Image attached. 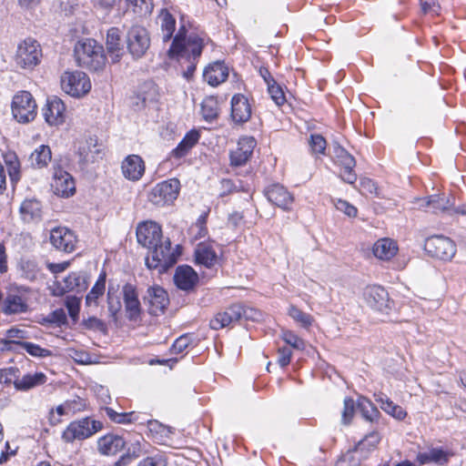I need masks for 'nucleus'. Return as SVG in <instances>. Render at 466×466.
Instances as JSON below:
<instances>
[{
  "label": "nucleus",
  "instance_id": "1",
  "mask_svg": "<svg viewBox=\"0 0 466 466\" xmlns=\"http://www.w3.org/2000/svg\"><path fill=\"white\" fill-rule=\"evenodd\" d=\"M137 242L150 250L146 258V265L150 269H157L159 273L167 271L177 262V254L171 249L169 238H163L158 224L146 221L137 228Z\"/></svg>",
  "mask_w": 466,
  "mask_h": 466
},
{
  "label": "nucleus",
  "instance_id": "2",
  "mask_svg": "<svg viewBox=\"0 0 466 466\" xmlns=\"http://www.w3.org/2000/svg\"><path fill=\"white\" fill-rule=\"evenodd\" d=\"M75 56L79 66L91 71L102 70L106 57L104 47L96 40L86 38L78 41L74 48Z\"/></svg>",
  "mask_w": 466,
  "mask_h": 466
},
{
  "label": "nucleus",
  "instance_id": "3",
  "mask_svg": "<svg viewBox=\"0 0 466 466\" xmlns=\"http://www.w3.org/2000/svg\"><path fill=\"white\" fill-rule=\"evenodd\" d=\"M185 27L182 26L173 39L168 49V56L182 60L198 61L204 47V39L196 34L185 35Z\"/></svg>",
  "mask_w": 466,
  "mask_h": 466
},
{
  "label": "nucleus",
  "instance_id": "4",
  "mask_svg": "<svg viewBox=\"0 0 466 466\" xmlns=\"http://www.w3.org/2000/svg\"><path fill=\"white\" fill-rule=\"evenodd\" d=\"M41 56L42 50L39 43L28 37L17 46L15 62L20 68L33 69L40 63Z\"/></svg>",
  "mask_w": 466,
  "mask_h": 466
},
{
  "label": "nucleus",
  "instance_id": "5",
  "mask_svg": "<svg viewBox=\"0 0 466 466\" xmlns=\"http://www.w3.org/2000/svg\"><path fill=\"white\" fill-rule=\"evenodd\" d=\"M102 429V423L98 420L84 418L71 422L62 434L66 442H73L75 440H85Z\"/></svg>",
  "mask_w": 466,
  "mask_h": 466
},
{
  "label": "nucleus",
  "instance_id": "6",
  "mask_svg": "<svg viewBox=\"0 0 466 466\" xmlns=\"http://www.w3.org/2000/svg\"><path fill=\"white\" fill-rule=\"evenodd\" d=\"M12 114L19 123H28L35 119L36 116V104L29 92L21 91L14 96Z\"/></svg>",
  "mask_w": 466,
  "mask_h": 466
},
{
  "label": "nucleus",
  "instance_id": "7",
  "mask_svg": "<svg viewBox=\"0 0 466 466\" xmlns=\"http://www.w3.org/2000/svg\"><path fill=\"white\" fill-rule=\"evenodd\" d=\"M61 86L66 94L79 97L90 91L91 83L84 72H65L61 76Z\"/></svg>",
  "mask_w": 466,
  "mask_h": 466
},
{
  "label": "nucleus",
  "instance_id": "8",
  "mask_svg": "<svg viewBox=\"0 0 466 466\" xmlns=\"http://www.w3.org/2000/svg\"><path fill=\"white\" fill-rule=\"evenodd\" d=\"M180 182L177 178L163 181L156 185L148 195V200L157 206L172 203L178 196Z\"/></svg>",
  "mask_w": 466,
  "mask_h": 466
},
{
  "label": "nucleus",
  "instance_id": "9",
  "mask_svg": "<svg viewBox=\"0 0 466 466\" xmlns=\"http://www.w3.org/2000/svg\"><path fill=\"white\" fill-rule=\"evenodd\" d=\"M424 249L431 257L441 260H450L456 253L453 241L443 236H432L426 239Z\"/></svg>",
  "mask_w": 466,
  "mask_h": 466
},
{
  "label": "nucleus",
  "instance_id": "10",
  "mask_svg": "<svg viewBox=\"0 0 466 466\" xmlns=\"http://www.w3.org/2000/svg\"><path fill=\"white\" fill-rule=\"evenodd\" d=\"M150 46L147 30L141 25H133L127 32V49L131 56L138 59L145 56Z\"/></svg>",
  "mask_w": 466,
  "mask_h": 466
},
{
  "label": "nucleus",
  "instance_id": "11",
  "mask_svg": "<svg viewBox=\"0 0 466 466\" xmlns=\"http://www.w3.org/2000/svg\"><path fill=\"white\" fill-rule=\"evenodd\" d=\"M362 296L367 305L377 311L388 314L391 309L392 302L390 300L387 290L381 286L366 287Z\"/></svg>",
  "mask_w": 466,
  "mask_h": 466
},
{
  "label": "nucleus",
  "instance_id": "12",
  "mask_svg": "<svg viewBox=\"0 0 466 466\" xmlns=\"http://www.w3.org/2000/svg\"><path fill=\"white\" fill-rule=\"evenodd\" d=\"M49 240L56 249L66 253L73 252L77 243L76 234L66 227H56L51 229Z\"/></svg>",
  "mask_w": 466,
  "mask_h": 466
},
{
  "label": "nucleus",
  "instance_id": "13",
  "mask_svg": "<svg viewBox=\"0 0 466 466\" xmlns=\"http://www.w3.org/2000/svg\"><path fill=\"white\" fill-rule=\"evenodd\" d=\"M51 187L54 193L62 198H68L72 196L76 190L73 177L59 167H54L53 182Z\"/></svg>",
  "mask_w": 466,
  "mask_h": 466
},
{
  "label": "nucleus",
  "instance_id": "14",
  "mask_svg": "<svg viewBox=\"0 0 466 466\" xmlns=\"http://www.w3.org/2000/svg\"><path fill=\"white\" fill-rule=\"evenodd\" d=\"M122 293L127 318L131 321H137L141 315V305L137 288L127 283L123 286Z\"/></svg>",
  "mask_w": 466,
  "mask_h": 466
},
{
  "label": "nucleus",
  "instance_id": "15",
  "mask_svg": "<svg viewBox=\"0 0 466 466\" xmlns=\"http://www.w3.org/2000/svg\"><path fill=\"white\" fill-rule=\"evenodd\" d=\"M147 293V295L145 297V300H147L149 303V314L158 316L159 314L164 313L169 303L167 291L159 286H155L150 287Z\"/></svg>",
  "mask_w": 466,
  "mask_h": 466
},
{
  "label": "nucleus",
  "instance_id": "16",
  "mask_svg": "<svg viewBox=\"0 0 466 466\" xmlns=\"http://www.w3.org/2000/svg\"><path fill=\"white\" fill-rule=\"evenodd\" d=\"M65 111L64 102L57 96H52L47 99L43 115L50 126H58L65 122Z\"/></svg>",
  "mask_w": 466,
  "mask_h": 466
},
{
  "label": "nucleus",
  "instance_id": "17",
  "mask_svg": "<svg viewBox=\"0 0 466 466\" xmlns=\"http://www.w3.org/2000/svg\"><path fill=\"white\" fill-rule=\"evenodd\" d=\"M256 147V140L252 137H241L238 142V147L230 153L231 166L240 167L251 157Z\"/></svg>",
  "mask_w": 466,
  "mask_h": 466
},
{
  "label": "nucleus",
  "instance_id": "18",
  "mask_svg": "<svg viewBox=\"0 0 466 466\" xmlns=\"http://www.w3.org/2000/svg\"><path fill=\"white\" fill-rule=\"evenodd\" d=\"M241 312V304H233L224 311L216 314L210 320V328L218 330L238 322Z\"/></svg>",
  "mask_w": 466,
  "mask_h": 466
},
{
  "label": "nucleus",
  "instance_id": "19",
  "mask_svg": "<svg viewBox=\"0 0 466 466\" xmlns=\"http://www.w3.org/2000/svg\"><path fill=\"white\" fill-rule=\"evenodd\" d=\"M251 116V106L248 98L237 94L231 99V117L235 123L242 124L249 120Z\"/></svg>",
  "mask_w": 466,
  "mask_h": 466
},
{
  "label": "nucleus",
  "instance_id": "20",
  "mask_svg": "<svg viewBox=\"0 0 466 466\" xmlns=\"http://www.w3.org/2000/svg\"><path fill=\"white\" fill-rule=\"evenodd\" d=\"M265 195L272 204L283 208L289 209L293 198L289 192L279 184H273L265 189Z\"/></svg>",
  "mask_w": 466,
  "mask_h": 466
},
{
  "label": "nucleus",
  "instance_id": "21",
  "mask_svg": "<svg viewBox=\"0 0 466 466\" xmlns=\"http://www.w3.org/2000/svg\"><path fill=\"white\" fill-rule=\"evenodd\" d=\"M121 168L126 178L137 181L141 178L145 172V164L141 157L130 155L122 162Z\"/></svg>",
  "mask_w": 466,
  "mask_h": 466
},
{
  "label": "nucleus",
  "instance_id": "22",
  "mask_svg": "<svg viewBox=\"0 0 466 466\" xmlns=\"http://www.w3.org/2000/svg\"><path fill=\"white\" fill-rule=\"evenodd\" d=\"M106 50L112 63H117L122 58L125 51L121 43L120 31L116 27H111L106 34Z\"/></svg>",
  "mask_w": 466,
  "mask_h": 466
},
{
  "label": "nucleus",
  "instance_id": "23",
  "mask_svg": "<svg viewBox=\"0 0 466 466\" xmlns=\"http://www.w3.org/2000/svg\"><path fill=\"white\" fill-rule=\"evenodd\" d=\"M198 280V274L189 266H179L176 269L174 281L176 286L183 290H191Z\"/></svg>",
  "mask_w": 466,
  "mask_h": 466
},
{
  "label": "nucleus",
  "instance_id": "24",
  "mask_svg": "<svg viewBox=\"0 0 466 466\" xmlns=\"http://www.w3.org/2000/svg\"><path fill=\"white\" fill-rule=\"evenodd\" d=\"M76 153L79 157L80 163L87 164L89 162H95L96 157L100 154V148L97 146L96 139L89 137L78 141Z\"/></svg>",
  "mask_w": 466,
  "mask_h": 466
},
{
  "label": "nucleus",
  "instance_id": "25",
  "mask_svg": "<svg viewBox=\"0 0 466 466\" xmlns=\"http://www.w3.org/2000/svg\"><path fill=\"white\" fill-rule=\"evenodd\" d=\"M228 76V68L222 62H215L207 66L203 73L204 79L212 86L225 82Z\"/></svg>",
  "mask_w": 466,
  "mask_h": 466
},
{
  "label": "nucleus",
  "instance_id": "26",
  "mask_svg": "<svg viewBox=\"0 0 466 466\" xmlns=\"http://www.w3.org/2000/svg\"><path fill=\"white\" fill-rule=\"evenodd\" d=\"M87 288L86 278L82 272H72L63 279V285L59 284L56 295H63L67 291L77 289L85 290Z\"/></svg>",
  "mask_w": 466,
  "mask_h": 466
},
{
  "label": "nucleus",
  "instance_id": "27",
  "mask_svg": "<svg viewBox=\"0 0 466 466\" xmlns=\"http://www.w3.org/2000/svg\"><path fill=\"white\" fill-rule=\"evenodd\" d=\"M98 451L105 455H115L126 445L124 439L117 435H106L98 440Z\"/></svg>",
  "mask_w": 466,
  "mask_h": 466
},
{
  "label": "nucleus",
  "instance_id": "28",
  "mask_svg": "<svg viewBox=\"0 0 466 466\" xmlns=\"http://www.w3.org/2000/svg\"><path fill=\"white\" fill-rule=\"evenodd\" d=\"M20 215L26 223L39 221L42 218L41 203L36 199L24 200L20 206Z\"/></svg>",
  "mask_w": 466,
  "mask_h": 466
},
{
  "label": "nucleus",
  "instance_id": "29",
  "mask_svg": "<svg viewBox=\"0 0 466 466\" xmlns=\"http://www.w3.org/2000/svg\"><path fill=\"white\" fill-rule=\"evenodd\" d=\"M46 376L43 372L34 374H25L21 379L16 378L14 380V387L20 391H26L35 387L41 386L46 382Z\"/></svg>",
  "mask_w": 466,
  "mask_h": 466
},
{
  "label": "nucleus",
  "instance_id": "30",
  "mask_svg": "<svg viewBox=\"0 0 466 466\" xmlns=\"http://www.w3.org/2000/svg\"><path fill=\"white\" fill-rule=\"evenodd\" d=\"M158 98L157 87L153 82H145L137 95L135 105L138 109L147 106V104L154 103Z\"/></svg>",
  "mask_w": 466,
  "mask_h": 466
},
{
  "label": "nucleus",
  "instance_id": "31",
  "mask_svg": "<svg viewBox=\"0 0 466 466\" xmlns=\"http://www.w3.org/2000/svg\"><path fill=\"white\" fill-rule=\"evenodd\" d=\"M157 24L160 26L163 42L169 41L176 27V20L173 15L167 9H161L157 18Z\"/></svg>",
  "mask_w": 466,
  "mask_h": 466
},
{
  "label": "nucleus",
  "instance_id": "32",
  "mask_svg": "<svg viewBox=\"0 0 466 466\" xmlns=\"http://www.w3.org/2000/svg\"><path fill=\"white\" fill-rule=\"evenodd\" d=\"M28 305L25 299L17 294H8L4 300L2 311L6 315L25 312Z\"/></svg>",
  "mask_w": 466,
  "mask_h": 466
},
{
  "label": "nucleus",
  "instance_id": "33",
  "mask_svg": "<svg viewBox=\"0 0 466 466\" xmlns=\"http://www.w3.org/2000/svg\"><path fill=\"white\" fill-rule=\"evenodd\" d=\"M397 250L396 243L390 238L379 239L372 248L374 256L382 260H389L393 258Z\"/></svg>",
  "mask_w": 466,
  "mask_h": 466
},
{
  "label": "nucleus",
  "instance_id": "34",
  "mask_svg": "<svg viewBox=\"0 0 466 466\" xmlns=\"http://www.w3.org/2000/svg\"><path fill=\"white\" fill-rule=\"evenodd\" d=\"M199 137V132L198 130L192 129L187 132L177 147L172 150V156L177 158L186 156L198 143Z\"/></svg>",
  "mask_w": 466,
  "mask_h": 466
},
{
  "label": "nucleus",
  "instance_id": "35",
  "mask_svg": "<svg viewBox=\"0 0 466 466\" xmlns=\"http://www.w3.org/2000/svg\"><path fill=\"white\" fill-rule=\"evenodd\" d=\"M195 258L198 264L210 268L217 261V254L209 245L199 243L195 249Z\"/></svg>",
  "mask_w": 466,
  "mask_h": 466
},
{
  "label": "nucleus",
  "instance_id": "36",
  "mask_svg": "<svg viewBox=\"0 0 466 466\" xmlns=\"http://www.w3.org/2000/svg\"><path fill=\"white\" fill-rule=\"evenodd\" d=\"M358 411L365 420L370 423L377 422L380 416V412L374 404L363 397L358 399Z\"/></svg>",
  "mask_w": 466,
  "mask_h": 466
},
{
  "label": "nucleus",
  "instance_id": "37",
  "mask_svg": "<svg viewBox=\"0 0 466 466\" xmlns=\"http://www.w3.org/2000/svg\"><path fill=\"white\" fill-rule=\"evenodd\" d=\"M451 454L442 449L440 448H432L427 451L420 452L417 455V460L420 464H425L429 462H437V463H444L448 461Z\"/></svg>",
  "mask_w": 466,
  "mask_h": 466
},
{
  "label": "nucleus",
  "instance_id": "38",
  "mask_svg": "<svg viewBox=\"0 0 466 466\" xmlns=\"http://www.w3.org/2000/svg\"><path fill=\"white\" fill-rule=\"evenodd\" d=\"M52 153L48 146H39L30 156L31 165L36 168H42L51 161Z\"/></svg>",
  "mask_w": 466,
  "mask_h": 466
},
{
  "label": "nucleus",
  "instance_id": "39",
  "mask_svg": "<svg viewBox=\"0 0 466 466\" xmlns=\"http://www.w3.org/2000/svg\"><path fill=\"white\" fill-rule=\"evenodd\" d=\"M425 206H431V211L437 214L450 210L453 203L444 195L437 194L428 197V200L425 201Z\"/></svg>",
  "mask_w": 466,
  "mask_h": 466
},
{
  "label": "nucleus",
  "instance_id": "40",
  "mask_svg": "<svg viewBox=\"0 0 466 466\" xmlns=\"http://www.w3.org/2000/svg\"><path fill=\"white\" fill-rule=\"evenodd\" d=\"M380 441V434L377 431H371L355 445V451H360L362 457H366L377 446Z\"/></svg>",
  "mask_w": 466,
  "mask_h": 466
},
{
  "label": "nucleus",
  "instance_id": "41",
  "mask_svg": "<svg viewBox=\"0 0 466 466\" xmlns=\"http://www.w3.org/2000/svg\"><path fill=\"white\" fill-rule=\"evenodd\" d=\"M201 114L206 121H212L218 116V102L214 96L206 97L201 103Z\"/></svg>",
  "mask_w": 466,
  "mask_h": 466
},
{
  "label": "nucleus",
  "instance_id": "42",
  "mask_svg": "<svg viewBox=\"0 0 466 466\" xmlns=\"http://www.w3.org/2000/svg\"><path fill=\"white\" fill-rule=\"evenodd\" d=\"M4 160L11 182L16 183L20 179V163L17 156L15 153H7L4 156Z\"/></svg>",
  "mask_w": 466,
  "mask_h": 466
},
{
  "label": "nucleus",
  "instance_id": "43",
  "mask_svg": "<svg viewBox=\"0 0 466 466\" xmlns=\"http://www.w3.org/2000/svg\"><path fill=\"white\" fill-rule=\"evenodd\" d=\"M105 285H106V276L101 275L90 292L86 295V304L87 306L94 305L95 307L97 306V299L100 296L104 294L105 291Z\"/></svg>",
  "mask_w": 466,
  "mask_h": 466
},
{
  "label": "nucleus",
  "instance_id": "44",
  "mask_svg": "<svg viewBox=\"0 0 466 466\" xmlns=\"http://www.w3.org/2000/svg\"><path fill=\"white\" fill-rule=\"evenodd\" d=\"M16 345L24 349L29 355L36 358H46L53 356L48 349L41 348L39 345L28 341H15Z\"/></svg>",
  "mask_w": 466,
  "mask_h": 466
},
{
  "label": "nucleus",
  "instance_id": "45",
  "mask_svg": "<svg viewBox=\"0 0 466 466\" xmlns=\"http://www.w3.org/2000/svg\"><path fill=\"white\" fill-rule=\"evenodd\" d=\"M333 154L343 167L353 168L355 167L356 161L354 157L342 147L334 145Z\"/></svg>",
  "mask_w": 466,
  "mask_h": 466
},
{
  "label": "nucleus",
  "instance_id": "46",
  "mask_svg": "<svg viewBox=\"0 0 466 466\" xmlns=\"http://www.w3.org/2000/svg\"><path fill=\"white\" fill-rule=\"evenodd\" d=\"M356 412H359L358 411V400L355 401L351 398H346L344 400V407H343V410L341 412L342 423L344 425H349L351 422L353 416Z\"/></svg>",
  "mask_w": 466,
  "mask_h": 466
},
{
  "label": "nucleus",
  "instance_id": "47",
  "mask_svg": "<svg viewBox=\"0 0 466 466\" xmlns=\"http://www.w3.org/2000/svg\"><path fill=\"white\" fill-rule=\"evenodd\" d=\"M289 315L304 328L311 326L313 322L312 316L303 312L302 310H300L299 309L293 305L290 306L289 309Z\"/></svg>",
  "mask_w": 466,
  "mask_h": 466
},
{
  "label": "nucleus",
  "instance_id": "48",
  "mask_svg": "<svg viewBox=\"0 0 466 466\" xmlns=\"http://www.w3.org/2000/svg\"><path fill=\"white\" fill-rule=\"evenodd\" d=\"M105 412L110 418V420L116 423H127L136 421L137 420L135 416V412L118 413L112 408L108 407L105 408Z\"/></svg>",
  "mask_w": 466,
  "mask_h": 466
},
{
  "label": "nucleus",
  "instance_id": "49",
  "mask_svg": "<svg viewBox=\"0 0 466 466\" xmlns=\"http://www.w3.org/2000/svg\"><path fill=\"white\" fill-rule=\"evenodd\" d=\"M309 144L313 154H325L327 142L321 135L312 134Z\"/></svg>",
  "mask_w": 466,
  "mask_h": 466
},
{
  "label": "nucleus",
  "instance_id": "50",
  "mask_svg": "<svg viewBox=\"0 0 466 466\" xmlns=\"http://www.w3.org/2000/svg\"><path fill=\"white\" fill-rule=\"evenodd\" d=\"M134 6V12L139 15H147L152 12L153 4L151 0H127Z\"/></svg>",
  "mask_w": 466,
  "mask_h": 466
},
{
  "label": "nucleus",
  "instance_id": "51",
  "mask_svg": "<svg viewBox=\"0 0 466 466\" xmlns=\"http://www.w3.org/2000/svg\"><path fill=\"white\" fill-rule=\"evenodd\" d=\"M206 221L207 216L201 215L197 222L190 227L189 231L194 235L195 238H202L207 235Z\"/></svg>",
  "mask_w": 466,
  "mask_h": 466
},
{
  "label": "nucleus",
  "instance_id": "52",
  "mask_svg": "<svg viewBox=\"0 0 466 466\" xmlns=\"http://www.w3.org/2000/svg\"><path fill=\"white\" fill-rule=\"evenodd\" d=\"M364 458L365 457H362L361 451H355L354 447L341 456L340 462H347L348 466H358Z\"/></svg>",
  "mask_w": 466,
  "mask_h": 466
},
{
  "label": "nucleus",
  "instance_id": "53",
  "mask_svg": "<svg viewBox=\"0 0 466 466\" xmlns=\"http://www.w3.org/2000/svg\"><path fill=\"white\" fill-rule=\"evenodd\" d=\"M268 93L272 98V100L278 105L281 106L285 103L286 97L281 87L277 85L276 81L268 85Z\"/></svg>",
  "mask_w": 466,
  "mask_h": 466
},
{
  "label": "nucleus",
  "instance_id": "54",
  "mask_svg": "<svg viewBox=\"0 0 466 466\" xmlns=\"http://www.w3.org/2000/svg\"><path fill=\"white\" fill-rule=\"evenodd\" d=\"M65 304H66V307L68 310L70 317L74 320H76L78 316V312H79V305H80L79 299L75 296H67L66 298Z\"/></svg>",
  "mask_w": 466,
  "mask_h": 466
},
{
  "label": "nucleus",
  "instance_id": "55",
  "mask_svg": "<svg viewBox=\"0 0 466 466\" xmlns=\"http://www.w3.org/2000/svg\"><path fill=\"white\" fill-rule=\"evenodd\" d=\"M283 339L285 340V342L287 344L290 345L294 349H297V350H304L305 349V345H306L305 341L290 331L284 332Z\"/></svg>",
  "mask_w": 466,
  "mask_h": 466
},
{
  "label": "nucleus",
  "instance_id": "56",
  "mask_svg": "<svg viewBox=\"0 0 466 466\" xmlns=\"http://www.w3.org/2000/svg\"><path fill=\"white\" fill-rule=\"evenodd\" d=\"M83 325L87 329H94L105 332L106 329V324L103 320L96 317H89L83 320Z\"/></svg>",
  "mask_w": 466,
  "mask_h": 466
},
{
  "label": "nucleus",
  "instance_id": "57",
  "mask_svg": "<svg viewBox=\"0 0 466 466\" xmlns=\"http://www.w3.org/2000/svg\"><path fill=\"white\" fill-rule=\"evenodd\" d=\"M335 207L338 210L343 212L350 218H355L357 216V213H358L357 208L354 206L350 205L346 200L338 199L335 202Z\"/></svg>",
  "mask_w": 466,
  "mask_h": 466
},
{
  "label": "nucleus",
  "instance_id": "58",
  "mask_svg": "<svg viewBox=\"0 0 466 466\" xmlns=\"http://www.w3.org/2000/svg\"><path fill=\"white\" fill-rule=\"evenodd\" d=\"M107 304L111 317L116 319V315L121 310V302L117 297L113 298L110 290L107 293Z\"/></svg>",
  "mask_w": 466,
  "mask_h": 466
},
{
  "label": "nucleus",
  "instance_id": "59",
  "mask_svg": "<svg viewBox=\"0 0 466 466\" xmlns=\"http://www.w3.org/2000/svg\"><path fill=\"white\" fill-rule=\"evenodd\" d=\"M119 1L120 0H93V5L95 8L108 14L113 9L116 2Z\"/></svg>",
  "mask_w": 466,
  "mask_h": 466
},
{
  "label": "nucleus",
  "instance_id": "60",
  "mask_svg": "<svg viewBox=\"0 0 466 466\" xmlns=\"http://www.w3.org/2000/svg\"><path fill=\"white\" fill-rule=\"evenodd\" d=\"M189 345V338L187 335L180 336L177 339L171 348L173 353H181Z\"/></svg>",
  "mask_w": 466,
  "mask_h": 466
},
{
  "label": "nucleus",
  "instance_id": "61",
  "mask_svg": "<svg viewBox=\"0 0 466 466\" xmlns=\"http://www.w3.org/2000/svg\"><path fill=\"white\" fill-rule=\"evenodd\" d=\"M278 354V363L281 367H286L290 362V358L292 354L290 349L287 347L280 348L279 349Z\"/></svg>",
  "mask_w": 466,
  "mask_h": 466
},
{
  "label": "nucleus",
  "instance_id": "62",
  "mask_svg": "<svg viewBox=\"0 0 466 466\" xmlns=\"http://www.w3.org/2000/svg\"><path fill=\"white\" fill-rule=\"evenodd\" d=\"M360 190L365 194H377L376 184L370 178H362L360 182Z\"/></svg>",
  "mask_w": 466,
  "mask_h": 466
},
{
  "label": "nucleus",
  "instance_id": "63",
  "mask_svg": "<svg viewBox=\"0 0 466 466\" xmlns=\"http://www.w3.org/2000/svg\"><path fill=\"white\" fill-rule=\"evenodd\" d=\"M137 466H166V461L162 456L147 457L141 461Z\"/></svg>",
  "mask_w": 466,
  "mask_h": 466
},
{
  "label": "nucleus",
  "instance_id": "64",
  "mask_svg": "<svg viewBox=\"0 0 466 466\" xmlns=\"http://www.w3.org/2000/svg\"><path fill=\"white\" fill-rule=\"evenodd\" d=\"M48 320L57 325L65 324L66 321V312L62 309H56L49 315Z\"/></svg>",
  "mask_w": 466,
  "mask_h": 466
}]
</instances>
